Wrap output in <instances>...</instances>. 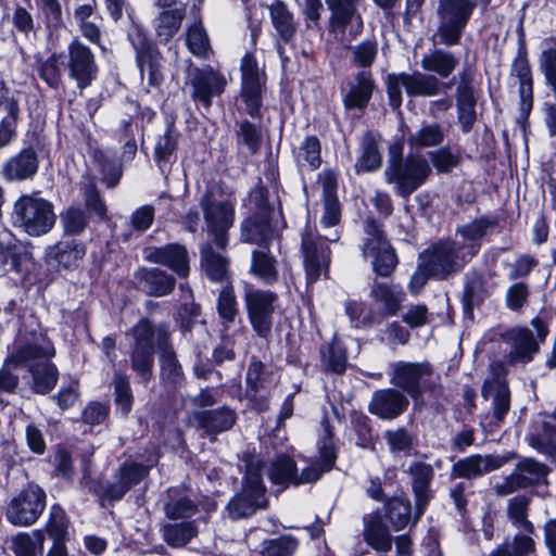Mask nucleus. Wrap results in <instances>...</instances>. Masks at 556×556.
<instances>
[{
	"label": "nucleus",
	"instance_id": "nucleus-1",
	"mask_svg": "<svg viewBox=\"0 0 556 556\" xmlns=\"http://www.w3.org/2000/svg\"><path fill=\"white\" fill-rule=\"evenodd\" d=\"M131 369L148 382L153 374L154 354L159 352L160 382L168 392L186 386V376L175 351L170 324H153L148 317L140 318L127 332Z\"/></svg>",
	"mask_w": 556,
	"mask_h": 556
},
{
	"label": "nucleus",
	"instance_id": "nucleus-2",
	"mask_svg": "<svg viewBox=\"0 0 556 556\" xmlns=\"http://www.w3.org/2000/svg\"><path fill=\"white\" fill-rule=\"evenodd\" d=\"M531 326L535 329V333L526 326L509 327L500 333V341L506 345L507 350L502 361L491 364L494 375L502 377L509 368L526 366L533 362L549 330L547 323L539 316L532 318Z\"/></svg>",
	"mask_w": 556,
	"mask_h": 556
},
{
	"label": "nucleus",
	"instance_id": "nucleus-3",
	"mask_svg": "<svg viewBox=\"0 0 556 556\" xmlns=\"http://www.w3.org/2000/svg\"><path fill=\"white\" fill-rule=\"evenodd\" d=\"M54 353L52 342L40 333L31 342L20 344L7 357V364L28 367L33 377L31 390L38 394H47L58 381V369L50 362Z\"/></svg>",
	"mask_w": 556,
	"mask_h": 556
},
{
	"label": "nucleus",
	"instance_id": "nucleus-4",
	"mask_svg": "<svg viewBox=\"0 0 556 556\" xmlns=\"http://www.w3.org/2000/svg\"><path fill=\"white\" fill-rule=\"evenodd\" d=\"M432 175L429 160L421 153L403 156L401 149H391L384 169V179L394 186V192L407 200Z\"/></svg>",
	"mask_w": 556,
	"mask_h": 556
},
{
	"label": "nucleus",
	"instance_id": "nucleus-5",
	"mask_svg": "<svg viewBox=\"0 0 556 556\" xmlns=\"http://www.w3.org/2000/svg\"><path fill=\"white\" fill-rule=\"evenodd\" d=\"M244 462L245 475L242 478L241 490L226 506V513L231 520L250 518L257 510L266 509L268 506L262 478L264 462L255 455H248Z\"/></svg>",
	"mask_w": 556,
	"mask_h": 556
},
{
	"label": "nucleus",
	"instance_id": "nucleus-6",
	"mask_svg": "<svg viewBox=\"0 0 556 556\" xmlns=\"http://www.w3.org/2000/svg\"><path fill=\"white\" fill-rule=\"evenodd\" d=\"M390 382L397 390L417 402L424 392L440 394L442 387L438 383L440 377L435 375L433 365L428 362L397 361L389 364Z\"/></svg>",
	"mask_w": 556,
	"mask_h": 556
},
{
	"label": "nucleus",
	"instance_id": "nucleus-7",
	"mask_svg": "<svg viewBox=\"0 0 556 556\" xmlns=\"http://www.w3.org/2000/svg\"><path fill=\"white\" fill-rule=\"evenodd\" d=\"M56 220L53 204L40 197L24 194L13 206V225L30 237L49 233Z\"/></svg>",
	"mask_w": 556,
	"mask_h": 556
},
{
	"label": "nucleus",
	"instance_id": "nucleus-8",
	"mask_svg": "<svg viewBox=\"0 0 556 556\" xmlns=\"http://www.w3.org/2000/svg\"><path fill=\"white\" fill-rule=\"evenodd\" d=\"M338 240L337 231L331 236H320L316 228L308 223L302 230L300 252L308 285L316 282L321 277H328L331 262L329 243Z\"/></svg>",
	"mask_w": 556,
	"mask_h": 556
},
{
	"label": "nucleus",
	"instance_id": "nucleus-9",
	"mask_svg": "<svg viewBox=\"0 0 556 556\" xmlns=\"http://www.w3.org/2000/svg\"><path fill=\"white\" fill-rule=\"evenodd\" d=\"M420 268L433 279L445 280L463 270L468 258L457 248L456 239L444 238L433 242L419 255Z\"/></svg>",
	"mask_w": 556,
	"mask_h": 556
},
{
	"label": "nucleus",
	"instance_id": "nucleus-10",
	"mask_svg": "<svg viewBox=\"0 0 556 556\" xmlns=\"http://www.w3.org/2000/svg\"><path fill=\"white\" fill-rule=\"evenodd\" d=\"M478 4V0H439L435 33L439 43L447 47L458 45Z\"/></svg>",
	"mask_w": 556,
	"mask_h": 556
},
{
	"label": "nucleus",
	"instance_id": "nucleus-11",
	"mask_svg": "<svg viewBox=\"0 0 556 556\" xmlns=\"http://www.w3.org/2000/svg\"><path fill=\"white\" fill-rule=\"evenodd\" d=\"M364 257L371 258L372 270L380 277H390L395 270L399 260L395 250L389 242L383 225L374 217L364 220Z\"/></svg>",
	"mask_w": 556,
	"mask_h": 556
},
{
	"label": "nucleus",
	"instance_id": "nucleus-12",
	"mask_svg": "<svg viewBox=\"0 0 556 556\" xmlns=\"http://www.w3.org/2000/svg\"><path fill=\"white\" fill-rule=\"evenodd\" d=\"M199 204L212 242L218 250H225L228 244V231L235 222V202L229 199L218 200L210 189H206Z\"/></svg>",
	"mask_w": 556,
	"mask_h": 556
},
{
	"label": "nucleus",
	"instance_id": "nucleus-13",
	"mask_svg": "<svg viewBox=\"0 0 556 556\" xmlns=\"http://www.w3.org/2000/svg\"><path fill=\"white\" fill-rule=\"evenodd\" d=\"M47 505L42 488L28 483L7 505L5 518L15 527H30L37 522Z\"/></svg>",
	"mask_w": 556,
	"mask_h": 556
},
{
	"label": "nucleus",
	"instance_id": "nucleus-14",
	"mask_svg": "<svg viewBox=\"0 0 556 556\" xmlns=\"http://www.w3.org/2000/svg\"><path fill=\"white\" fill-rule=\"evenodd\" d=\"M240 97L244 103V112L252 118H262L263 91L266 76L260 70L252 53H247L241 60Z\"/></svg>",
	"mask_w": 556,
	"mask_h": 556
},
{
	"label": "nucleus",
	"instance_id": "nucleus-15",
	"mask_svg": "<svg viewBox=\"0 0 556 556\" xmlns=\"http://www.w3.org/2000/svg\"><path fill=\"white\" fill-rule=\"evenodd\" d=\"M128 40L136 51V63L142 79L147 73L149 86L159 87L163 81L162 53L148 38L146 30L137 24L129 29Z\"/></svg>",
	"mask_w": 556,
	"mask_h": 556
},
{
	"label": "nucleus",
	"instance_id": "nucleus-16",
	"mask_svg": "<svg viewBox=\"0 0 556 556\" xmlns=\"http://www.w3.org/2000/svg\"><path fill=\"white\" fill-rule=\"evenodd\" d=\"M227 84L226 77L211 65L188 70L187 85L191 88L190 97L206 110L212 106L215 97L224 93Z\"/></svg>",
	"mask_w": 556,
	"mask_h": 556
},
{
	"label": "nucleus",
	"instance_id": "nucleus-17",
	"mask_svg": "<svg viewBox=\"0 0 556 556\" xmlns=\"http://www.w3.org/2000/svg\"><path fill=\"white\" fill-rule=\"evenodd\" d=\"M278 296L275 292L249 288L244 302L250 324L255 333L264 339L271 334L275 303Z\"/></svg>",
	"mask_w": 556,
	"mask_h": 556
},
{
	"label": "nucleus",
	"instance_id": "nucleus-18",
	"mask_svg": "<svg viewBox=\"0 0 556 556\" xmlns=\"http://www.w3.org/2000/svg\"><path fill=\"white\" fill-rule=\"evenodd\" d=\"M549 469L533 458H523L517 463L514 471L494 486L497 495L504 496L519 489L538 484H547Z\"/></svg>",
	"mask_w": 556,
	"mask_h": 556
},
{
	"label": "nucleus",
	"instance_id": "nucleus-19",
	"mask_svg": "<svg viewBox=\"0 0 556 556\" xmlns=\"http://www.w3.org/2000/svg\"><path fill=\"white\" fill-rule=\"evenodd\" d=\"M65 70L80 90L89 87L99 72L93 52L78 39H74L67 47Z\"/></svg>",
	"mask_w": 556,
	"mask_h": 556
},
{
	"label": "nucleus",
	"instance_id": "nucleus-20",
	"mask_svg": "<svg viewBox=\"0 0 556 556\" xmlns=\"http://www.w3.org/2000/svg\"><path fill=\"white\" fill-rule=\"evenodd\" d=\"M498 223L495 217L482 215L469 223L458 226L455 229L457 248L470 262L476 257L481 248L484 238L497 227Z\"/></svg>",
	"mask_w": 556,
	"mask_h": 556
},
{
	"label": "nucleus",
	"instance_id": "nucleus-21",
	"mask_svg": "<svg viewBox=\"0 0 556 556\" xmlns=\"http://www.w3.org/2000/svg\"><path fill=\"white\" fill-rule=\"evenodd\" d=\"M357 0H326L331 11L329 30L337 39L344 40L345 33L352 38L363 29V21L356 9Z\"/></svg>",
	"mask_w": 556,
	"mask_h": 556
},
{
	"label": "nucleus",
	"instance_id": "nucleus-22",
	"mask_svg": "<svg viewBox=\"0 0 556 556\" xmlns=\"http://www.w3.org/2000/svg\"><path fill=\"white\" fill-rule=\"evenodd\" d=\"M190 420L202 437L215 440L219 433L229 431L237 421V413L228 406L215 409L195 410L190 415Z\"/></svg>",
	"mask_w": 556,
	"mask_h": 556
},
{
	"label": "nucleus",
	"instance_id": "nucleus-23",
	"mask_svg": "<svg viewBox=\"0 0 556 556\" xmlns=\"http://www.w3.org/2000/svg\"><path fill=\"white\" fill-rule=\"evenodd\" d=\"M86 255V245L77 239L60 240L48 245L45 250L43 261L58 271L78 267Z\"/></svg>",
	"mask_w": 556,
	"mask_h": 556
},
{
	"label": "nucleus",
	"instance_id": "nucleus-24",
	"mask_svg": "<svg viewBox=\"0 0 556 556\" xmlns=\"http://www.w3.org/2000/svg\"><path fill=\"white\" fill-rule=\"evenodd\" d=\"M408 405L407 395L394 387L375 391L368 410L381 419L392 420L405 413Z\"/></svg>",
	"mask_w": 556,
	"mask_h": 556
},
{
	"label": "nucleus",
	"instance_id": "nucleus-25",
	"mask_svg": "<svg viewBox=\"0 0 556 556\" xmlns=\"http://www.w3.org/2000/svg\"><path fill=\"white\" fill-rule=\"evenodd\" d=\"M146 260L168 267L179 278L185 279L189 275V255L185 245L168 243L164 247L149 248L146 250Z\"/></svg>",
	"mask_w": 556,
	"mask_h": 556
},
{
	"label": "nucleus",
	"instance_id": "nucleus-26",
	"mask_svg": "<svg viewBox=\"0 0 556 556\" xmlns=\"http://www.w3.org/2000/svg\"><path fill=\"white\" fill-rule=\"evenodd\" d=\"M369 296L378 306L375 311L378 323L387 316H394L401 308L405 293L400 285L378 281L374 279L370 285Z\"/></svg>",
	"mask_w": 556,
	"mask_h": 556
},
{
	"label": "nucleus",
	"instance_id": "nucleus-27",
	"mask_svg": "<svg viewBox=\"0 0 556 556\" xmlns=\"http://www.w3.org/2000/svg\"><path fill=\"white\" fill-rule=\"evenodd\" d=\"M375 89L376 83L371 72L368 70L357 72L348 83V90L342 99L344 108L364 112Z\"/></svg>",
	"mask_w": 556,
	"mask_h": 556
},
{
	"label": "nucleus",
	"instance_id": "nucleus-28",
	"mask_svg": "<svg viewBox=\"0 0 556 556\" xmlns=\"http://www.w3.org/2000/svg\"><path fill=\"white\" fill-rule=\"evenodd\" d=\"M504 458L494 455L475 454L458 459L451 470L452 478L473 480L504 465Z\"/></svg>",
	"mask_w": 556,
	"mask_h": 556
},
{
	"label": "nucleus",
	"instance_id": "nucleus-29",
	"mask_svg": "<svg viewBox=\"0 0 556 556\" xmlns=\"http://www.w3.org/2000/svg\"><path fill=\"white\" fill-rule=\"evenodd\" d=\"M407 473L412 480L418 518L432 497L430 485L434 477V470L430 464L417 460L409 465Z\"/></svg>",
	"mask_w": 556,
	"mask_h": 556
},
{
	"label": "nucleus",
	"instance_id": "nucleus-30",
	"mask_svg": "<svg viewBox=\"0 0 556 556\" xmlns=\"http://www.w3.org/2000/svg\"><path fill=\"white\" fill-rule=\"evenodd\" d=\"M39 160L33 148H25L11 156L2 166V175L8 181H22L34 177Z\"/></svg>",
	"mask_w": 556,
	"mask_h": 556
},
{
	"label": "nucleus",
	"instance_id": "nucleus-31",
	"mask_svg": "<svg viewBox=\"0 0 556 556\" xmlns=\"http://www.w3.org/2000/svg\"><path fill=\"white\" fill-rule=\"evenodd\" d=\"M138 289L151 296L169 294L176 285L172 275L160 268L141 267L135 273Z\"/></svg>",
	"mask_w": 556,
	"mask_h": 556
},
{
	"label": "nucleus",
	"instance_id": "nucleus-32",
	"mask_svg": "<svg viewBox=\"0 0 556 556\" xmlns=\"http://www.w3.org/2000/svg\"><path fill=\"white\" fill-rule=\"evenodd\" d=\"M511 76L518 79L519 92V122H526L533 108V79L529 62L525 58H518L511 66Z\"/></svg>",
	"mask_w": 556,
	"mask_h": 556
},
{
	"label": "nucleus",
	"instance_id": "nucleus-33",
	"mask_svg": "<svg viewBox=\"0 0 556 556\" xmlns=\"http://www.w3.org/2000/svg\"><path fill=\"white\" fill-rule=\"evenodd\" d=\"M269 15L271 24L277 33V51L281 59H285V48L281 45L289 43L296 34V23L293 14L281 0H276L269 7Z\"/></svg>",
	"mask_w": 556,
	"mask_h": 556
},
{
	"label": "nucleus",
	"instance_id": "nucleus-34",
	"mask_svg": "<svg viewBox=\"0 0 556 556\" xmlns=\"http://www.w3.org/2000/svg\"><path fill=\"white\" fill-rule=\"evenodd\" d=\"M33 264V255L21 244H7L0 242V269L4 274L14 273L20 277L26 276Z\"/></svg>",
	"mask_w": 556,
	"mask_h": 556
},
{
	"label": "nucleus",
	"instance_id": "nucleus-35",
	"mask_svg": "<svg viewBox=\"0 0 556 556\" xmlns=\"http://www.w3.org/2000/svg\"><path fill=\"white\" fill-rule=\"evenodd\" d=\"M178 137L179 134L174 124H169L165 132L155 142L154 161L164 175L169 173L173 163L176 161Z\"/></svg>",
	"mask_w": 556,
	"mask_h": 556
},
{
	"label": "nucleus",
	"instance_id": "nucleus-36",
	"mask_svg": "<svg viewBox=\"0 0 556 556\" xmlns=\"http://www.w3.org/2000/svg\"><path fill=\"white\" fill-rule=\"evenodd\" d=\"M403 88L409 97H435L441 92L443 84L433 75L421 72L404 73Z\"/></svg>",
	"mask_w": 556,
	"mask_h": 556
},
{
	"label": "nucleus",
	"instance_id": "nucleus-37",
	"mask_svg": "<svg viewBox=\"0 0 556 556\" xmlns=\"http://www.w3.org/2000/svg\"><path fill=\"white\" fill-rule=\"evenodd\" d=\"M364 539L375 549L389 552L392 547V538L383 525L379 513L364 516Z\"/></svg>",
	"mask_w": 556,
	"mask_h": 556
},
{
	"label": "nucleus",
	"instance_id": "nucleus-38",
	"mask_svg": "<svg viewBox=\"0 0 556 556\" xmlns=\"http://www.w3.org/2000/svg\"><path fill=\"white\" fill-rule=\"evenodd\" d=\"M458 58L451 51L435 48L422 55L420 65L430 73H435L441 78H447L458 66Z\"/></svg>",
	"mask_w": 556,
	"mask_h": 556
},
{
	"label": "nucleus",
	"instance_id": "nucleus-39",
	"mask_svg": "<svg viewBox=\"0 0 556 556\" xmlns=\"http://www.w3.org/2000/svg\"><path fill=\"white\" fill-rule=\"evenodd\" d=\"M201 264L207 278L214 282L228 281V260L215 251L211 242L201 247Z\"/></svg>",
	"mask_w": 556,
	"mask_h": 556
},
{
	"label": "nucleus",
	"instance_id": "nucleus-40",
	"mask_svg": "<svg viewBox=\"0 0 556 556\" xmlns=\"http://www.w3.org/2000/svg\"><path fill=\"white\" fill-rule=\"evenodd\" d=\"M361 154L355 164L357 174L375 172L382 165V156L379 149V141L377 136L367 131L361 140Z\"/></svg>",
	"mask_w": 556,
	"mask_h": 556
},
{
	"label": "nucleus",
	"instance_id": "nucleus-41",
	"mask_svg": "<svg viewBox=\"0 0 556 556\" xmlns=\"http://www.w3.org/2000/svg\"><path fill=\"white\" fill-rule=\"evenodd\" d=\"M198 510V505L184 491L178 489L168 491L167 502L164 504V513L168 519L191 518Z\"/></svg>",
	"mask_w": 556,
	"mask_h": 556
},
{
	"label": "nucleus",
	"instance_id": "nucleus-42",
	"mask_svg": "<svg viewBox=\"0 0 556 556\" xmlns=\"http://www.w3.org/2000/svg\"><path fill=\"white\" fill-rule=\"evenodd\" d=\"M292 154L296 165L301 168L315 170L321 165V143L316 136H306Z\"/></svg>",
	"mask_w": 556,
	"mask_h": 556
},
{
	"label": "nucleus",
	"instance_id": "nucleus-43",
	"mask_svg": "<svg viewBox=\"0 0 556 556\" xmlns=\"http://www.w3.org/2000/svg\"><path fill=\"white\" fill-rule=\"evenodd\" d=\"M444 139L445 131L440 124L424 122L419 129L408 135L407 143L419 150L440 147Z\"/></svg>",
	"mask_w": 556,
	"mask_h": 556
},
{
	"label": "nucleus",
	"instance_id": "nucleus-44",
	"mask_svg": "<svg viewBox=\"0 0 556 556\" xmlns=\"http://www.w3.org/2000/svg\"><path fill=\"white\" fill-rule=\"evenodd\" d=\"M185 15L184 8L163 10L154 21V29L159 40L168 42L180 29Z\"/></svg>",
	"mask_w": 556,
	"mask_h": 556
},
{
	"label": "nucleus",
	"instance_id": "nucleus-45",
	"mask_svg": "<svg viewBox=\"0 0 556 556\" xmlns=\"http://www.w3.org/2000/svg\"><path fill=\"white\" fill-rule=\"evenodd\" d=\"M243 241L263 244L273 236L270 217L250 215L241 225Z\"/></svg>",
	"mask_w": 556,
	"mask_h": 556
},
{
	"label": "nucleus",
	"instance_id": "nucleus-46",
	"mask_svg": "<svg viewBox=\"0 0 556 556\" xmlns=\"http://www.w3.org/2000/svg\"><path fill=\"white\" fill-rule=\"evenodd\" d=\"M60 224L64 236L78 237L89 226V216L79 206L71 205L60 213Z\"/></svg>",
	"mask_w": 556,
	"mask_h": 556
},
{
	"label": "nucleus",
	"instance_id": "nucleus-47",
	"mask_svg": "<svg viewBox=\"0 0 556 556\" xmlns=\"http://www.w3.org/2000/svg\"><path fill=\"white\" fill-rule=\"evenodd\" d=\"M186 45L188 50L197 58L207 60L212 53L206 30L201 21H195L186 31Z\"/></svg>",
	"mask_w": 556,
	"mask_h": 556
},
{
	"label": "nucleus",
	"instance_id": "nucleus-48",
	"mask_svg": "<svg viewBox=\"0 0 556 556\" xmlns=\"http://www.w3.org/2000/svg\"><path fill=\"white\" fill-rule=\"evenodd\" d=\"M454 81L456 83V101H478L480 84L477 80L476 70L471 65H465L454 77Z\"/></svg>",
	"mask_w": 556,
	"mask_h": 556
},
{
	"label": "nucleus",
	"instance_id": "nucleus-49",
	"mask_svg": "<svg viewBox=\"0 0 556 556\" xmlns=\"http://www.w3.org/2000/svg\"><path fill=\"white\" fill-rule=\"evenodd\" d=\"M45 534L36 530L31 534L18 533L12 538V551L15 556H42Z\"/></svg>",
	"mask_w": 556,
	"mask_h": 556
},
{
	"label": "nucleus",
	"instance_id": "nucleus-50",
	"mask_svg": "<svg viewBox=\"0 0 556 556\" xmlns=\"http://www.w3.org/2000/svg\"><path fill=\"white\" fill-rule=\"evenodd\" d=\"M530 498L518 495L509 500L507 505V516L510 522L518 529L522 530L526 535L533 534L534 526L528 519Z\"/></svg>",
	"mask_w": 556,
	"mask_h": 556
},
{
	"label": "nucleus",
	"instance_id": "nucleus-51",
	"mask_svg": "<svg viewBox=\"0 0 556 556\" xmlns=\"http://www.w3.org/2000/svg\"><path fill=\"white\" fill-rule=\"evenodd\" d=\"M236 139L239 147H245L250 154H256L263 143V132L260 126L248 119L236 123Z\"/></svg>",
	"mask_w": 556,
	"mask_h": 556
},
{
	"label": "nucleus",
	"instance_id": "nucleus-52",
	"mask_svg": "<svg viewBox=\"0 0 556 556\" xmlns=\"http://www.w3.org/2000/svg\"><path fill=\"white\" fill-rule=\"evenodd\" d=\"M251 271L266 285H273L278 279L276 260L264 250L253 251Z\"/></svg>",
	"mask_w": 556,
	"mask_h": 556
},
{
	"label": "nucleus",
	"instance_id": "nucleus-53",
	"mask_svg": "<svg viewBox=\"0 0 556 556\" xmlns=\"http://www.w3.org/2000/svg\"><path fill=\"white\" fill-rule=\"evenodd\" d=\"M164 541L172 547H181L189 543L197 534L194 521L167 523L162 528Z\"/></svg>",
	"mask_w": 556,
	"mask_h": 556
},
{
	"label": "nucleus",
	"instance_id": "nucleus-54",
	"mask_svg": "<svg viewBox=\"0 0 556 556\" xmlns=\"http://www.w3.org/2000/svg\"><path fill=\"white\" fill-rule=\"evenodd\" d=\"M216 308L222 324L225 328L233 324L239 315L237 298L233 288L227 283L219 292Z\"/></svg>",
	"mask_w": 556,
	"mask_h": 556
},
{
	"label": "nucleus",
	"instance_id": "nucleus-55",
	"mask_svg": "<svg viewBox=\"0 0 556 556\" xmlns=\"http://www.w3.org/2000/svg\"><path fill=\"white\" fill-rule=\"evenodd\" d=\"M535 553V542L530 535L516 534L510 542L498 545L489 556H530Z\"/></svg>",
	"mask_w": 556,
	"mask_h": 556
},
{
	"label": "nucleus",
	"instance_id": "nucleus-56",
	"mask_svg": "<svg viewBox=\"0 0 556 556\" xmlns=\"http://www.w3.org/2000/svg\"><path fill=\"white\" fill-rule=\"evenodd\" d=\"M268 478L275 484H294L296 479L295 462L285 454L277 456L268 470Z\"/></svg>",
	"mask_w": 556,
	"mask_h": 556
},
{
	"label": "nucleus",
	"instance_id": "nucleus-57",
	"mask_svg": "<svg viewBox=\"0 0 556 556\" xmlns=\"http://www.w3.org/2000/svg\"><path fill=\"white\" fill-rule=\"evenodd\" d=\"M247 390L268 391L274 383L273 372L268 370L264 363L252 358L247 370Z\"/></svg>",
	"mask_w": 556,
	"mask_h": 556
},
{
	"label": "nucleus",
	"instance_id": "nucleus-58",
	"mask_svg": "<svg viewBox=\"0 0 556 556\" xmlns=\"http://www.w3.org/2000/svg\"><path fill=\"white\" fill-rule=\"evenodd\" d=\"M321 366L327 372L343 374L346 369V351L338 343L324 346L320 351Z\"/></svg>",
	"mask_w": 556,
	"mask_h": 556
},
{
	"label": "nucleus",
	"instance_id": "nucleus-59",
	"mask_svg": "<svg viewBox=\"0 0 556 556\" xmlns=\"http://www.w3.org/2000/svg\"><path fill=\"white\" fill-rule=\"evenodd\" d=\"M493 286L482 276L472 275L465 285L464 299L468 306L480 305L493 293Z\"/></svg>",
	"mask_w": 556,
	"mask_h": 556
},
{
	"label": "nucleus",
	"instance_id": "nucleus-60",
	"mask_svg": "<svg viewBox=\"0 0 556 556\" xmlns=\"http://www.w3.org/2000/svg\"><path fill=\"white\" fill-rule=\"evenodd\" d=\"M333 432L327 419L321 421V434L318 443L320 464L324 470H331L337 460V448L333 443Z\"/></svg>",
	"mask_w": 556,
	"mask_h": 556
},
{
	"label": "nucleus",
	"instance_id": "nucleus-61",
	"mask_svg": "<svg viewBox=\"0 0 556 556\" xmlns=\"http://www.w3.org/2000/svg\"><path fill=\"white\" fill-rule=\"evenodd\" d=\"M345 314L355 328L371 327L377 320V314L372 309H366L364 302L349 300L344 303Z\"/></svg>",
	"mask_w": 556,
	"mask_h": 556
},
{
	"label": "nucleus",
	"instance_id": "nucleus-62",
	"mask_svg": "<svg viewBox=\"0 0 556 556\" xmlns=\"http://www.w3.org/2000/svg\"><path fill=\"white\" fill-rule=\"evenodd\" d=\"M63 70L65 61L62 54L52 53L40 64L39 75L51 88L56 89L61 84Z\"/></svg>",
	"mask_w": 556,
	"mask_h": 556
},
{
	"label": "nucleus",
	"instance_id": "nucleus-63",
	"mask_svg": "<svg viewBox=\"0 0 556 556\" xmlns=\"http://www.w3.org/2000/svg\"><path fill=\"white\" fill-rule=\"evenodd\" d=\"M539 68L544 76L545 85L556 97V45L542 50L539 56Z\"/></svg>",
	"mask_w": 556,
	"mask_h": 556
},
{
	"label": "nucleus",
	"instance_id": "nucleus-64",
	"mask_svg": "<svg viewBox=\"0 0 556 556\" xmlns=\"http://www.w3.org/2000/svg\"><path fill=\"white\" fill-rule=\"evenodd\" d=\"M298 547V541L291 535L264 541L261 556H292Z\"/></svg>",
	"mask_w": 556,
	"mask_h": 556
}]
</instances>
